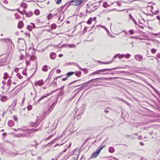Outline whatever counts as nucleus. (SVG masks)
<instances>
[{
	"mask_svg": "<svg viewBox=\"0 0 160 160\" xmlns=\"http://www.w3.org/2000/svg\"><path fill=\"white\" fill-rule=\"evenodd\" d=\"M108 3L107 2H105L103 3V6L105 8H107L108 7Z\"/></svg>",
	"mask_w": 160,
	"mask_h": 160,
	"instance_id": "obj_33",
	"label": "nucleus"
},
{
	"mask_svg": "<svg viewBox=\"0 0 160 160\" xmlns=\"http://www.w3.org/2000/svg\"><path fill=\"white\" fill-rule=\"evenodd\" d=\"M96 17H95L93 18H92V20L95 21L96 20Z\"/></svg>",
	"mask_w": 160,
	"mask_h": 160,
	"instance_id": "obj_62",
	"label": "nucleus"
},
{
	"mask_svg": "<svg viewBox=\"0 0 160 160\" xmlns=\"http://www.w3.org/2000/svg\"><path fill=\"white\" fill-rule=\"evenodd\" d=\"M32 13L31 12L29 13L28 14H27V15H29V17H30V16H32Z\"/></svg>",
	"mask_w": 160,
	"mask_h": 160,
	"instance_id": "obj_58",
	"label": "nucleus"
},
{
	"mask_svg": "<svg viewBox=\"0 0 160 160\" xmlns=\"http://www.w3.org/2000/svg\"><path fill=\"white\" fill-rule=\"evenodd\" d=\"M57 103V102H55L53 103L50 106L49 109H48V111L50 112L53 109V108L55 106L56 103Z\"/></svg>",
	"mask_w": 160,
	"mask_h": 160,
	"instance_id": "obj_9",
	"label": "nucleus"
},
{
	"mask_svg": "<svg viewBox=\"0 0 160 160\" xmlns=\"http://www.w3.org/2000/svg\"><path fill=\"white\" fill-rule=\"evenodd\" d=\"M13 119L16 122L18 121V119L16 116H13Z\"/></svg>",
	"mask_w": 160,
	"mask_h": 160,
	"instance_id": "obj_35",
	"label": "nucleus"
},
{
	"mask_svg": "<svg viewBox=\"0 0 160 160\" xmlns=\"http://www.w3.org/2000/svg\"><path fill=\"white\" fill-rule=\"evenodd\" d=\"M18 130H21L22 131H27L28 129L27 128H18Z\"/></svg>",
	"mask_w": 160,
	"mask_h": 160,
	"instance_id": "obj_36",
	"label": "nucleus"
},
{
	"mask_svg": "<svg viewBox=\"0 0 160 160\" xmlns=\"http://www.w3.org/2000/svg\"><path fill=\"white\" fill-rule=\"evenodd\" d=\"M137 139L139 140L142 139V136L139 135V136H138V138Z\"/></svg>",
	"mask_w": 160,
	"mask_h": 160,
	"instance_id": "obj_51",
	"label": "nucleus"
},
{
	"mask_svg": "<svg viewBox=\"0 0 160 160\" xmlns=\"http://www.w3.org/2000/svg\"><path fill=\"white\" fill-rule=\"evenodd\" d=\"M118 56V58L121 59L123 57H124V54H118L117 55H116L115 56H114V58H116V57H117Z\"/></svg>",
	"mask_w": 160,
	"mask_h": 160,
	"instance_id": "obj_18",
	"label": "nucleus"
},
{
	"mask_svg": "<svg viewBox=\"0 0 160 160\" xmlns=\"http://www.w3.org/2000/svg\"><path fill=\"white\" fill-rule=\"evenodd\" d=\"M56 25L55 24H53L51 25V28L52 29H54L56 28Z\"/></svg>",
	"mask_w": 160,
	"mask_h": 160,
	"instance_id": "obj_38",
	"label": "nucleus"
},
{
	"mask_svg": "<svg viewBox=\"0 0 160 160\" xmlns=\"http://www.w3.org/2000/svg\"><path fill=\"white\" fill-rule=\"evenodd\" d=\"M74 74V72H70L67 73V78H69L73 74Z\"/></svg>",
	"mask_w": 160,
	"mask_h": 160,
	"instance_id": "obj_19",
	"label": "nucleus"
},
{
	"mask_svg": "<svg viewBox=\"0 0 160 160\" xmlns=\"http://www.w3.org/2000/svg\"><path fill=\"white\" fill-rule=\"evenodd\" d=\"M52 93V92H51L49 94H47L46 95H44L42 96L38 100V102L40 101L41 100L43 99L44 98L47 97L49 95H51Z\"/></svg>",
	"mask_w": 160,
	"mask_h": 160,
	"instance_id": "obj_17",
	"label": "nucleus"
},
{
	"mask_svg": "<svg viewBox=\"0 0 160 160\" xmlns=\"http://www.w3.org/2000/svg\"><path fill=\"white\" fill-rule=\"evenodd\" d=\"M50 56V58L52 60L55 59L56 57V53L54 52L51 53Z\"/></svg>",
	"mask_w": 160,
	"mask_h": 160,
	"instance_id": "obj_8",
	"label": "nucleus"
},
{
	"mask_svg": "<svg viewBox=\"0 0 160 160\" xmlns=\"http://www.w3.org/2000/svg\"><path fill=\"white\" fill-rule=\"evenodd\" d=\"M75 75L78 77H80L81 75L82 72L81 71H76L74 72Z\"/></svg>",
	"mask_w": 160,
	"mask_h": 160,
	"instance_id": "obj_16",
	"label": "nucleus"
},
{
	"mask_svg": "<svg viewBox=\"0 0 160 160\" xmlns=\"http://www.w3.org/2000/svg\"><path fill=\"white\" fill-rule=\"evenodd\" d=\"M23 23L22 21H20L18 25V27L20 29H21L23 27Z\"/></svg>",
	"mask_w": 160,
	"mask_h": 160,
	"instance_id": "obj_15",
	"label": "nucleus"
},
{
	"mask_svg": "<svg viewBox=\"0 0 160 160\" xmlns=\"http://www.w3.org/2000/svg\"><path fill=\"white\" fill-rule=\"evenodd\" d=\"M8 124L9 127H11L14 125V122L12 120H10L8 122Z\"/></svg>",
	"mask_w": 160,
	"mask_h": 160,
	"instance_id": "obj_10",
	"label": "nucleus"
},
{
	"mask_svg": "<svg viewBox=\"0 0 160 160\" xmlns=\"http://www.w3.org/2000/svg\"><path fill=\"white\" fill-rule=\"evenodd\" d=\"M78 80H76L73 81L72 82L70 83L69 84V85H70L75 83V82H77V81H78Z\"/></svg>",
	"mask_w": 160,
	"mask_h": 160,
	"instance_id": "obj_40",
	"label": "nucleus"
},
{
	"mask_svg": "<svg viewBox=\"0 0 160 160\" xmlns=\"http://www.w3.org/2000/svg\"><path fill=\"white\" fill-rule=\"evenodd\" d=\"M108 151L109 152L111 153L115 151L114 148L112 147H110L108 149Z\"/></svg>",
	"mask_w": 160,
	"mask_h": 160,
	"instance_id": "obj_21",
	"label": "nucleus"
},
{
	"mask_svg": "<svg viewBox=\"0 0 160 160\" xmlns=\"http://www.w3.org/2000/svg\"><path fill=\"white\" fill-rule=\"evenodd\" d=\"M12 83V82H11V81L10 79H9L8 82H7V86H10L11 84Z\"/></svg>",
	"mask_w": 160,
	"mask_h": 160,
	"instance_id": "obj_26",
	"label": "nucleus"
},
{
	"mask_svg": "<svg viewBox=\"0 0 160 160\" xmlns=\"http://www.w3.org/2000/svg\"><path fill=\"white\" fill-rule=\"evenodd\" d=\"M87 29V27H85L84 28L83 30V33H85L86 32Z\"/></svg>",
	"mask_w": 160,
	"mask_h": 160,
	"instance_id": "obj_50",
	"label": "nucleus"
},
{
	"mask_svg": "<svg viewBox=\"0 0 160 160\" xmlns=\"http://www.w3.org/2000/svg\"><path fill=\"white\" fill-rule=\"evenodd\" d=\"M48 66L46 65H45L42 68V70L43 71L47 72L48 71Z\"/></svg>",
	"mask_w": 160,
	"mask_h": 160,
	"instance_id": "obj_20",
	"label": "nucleus"
},
{
	"mask_svg": "<svg viewBox=\"0 0 160 160\" xmlns=\"http://www.w3.org/2000/svg\"><path fill=\"white\" fill-rule=\"evenodd\" d=\"M83 0H72L70 3L76 6H82L83 5Z\"/></svg>",
	"mask_w": 160,
	"mask_h": 160,
	"instance_id": "obj_1",
	"label": "nucleus"
},
{
	"mask_svg": "<svg viewBox=\"0 0 160 160\" xmlns=\"http://www.w3.org/2000/svg\"><path fill=\"white\" fill-rule=\"evenodd\" d=\"M105 147V146H103L100 147L96 152H94L91 156V158H94L97 157L99 154L101 150Z\"/></svg>",
	"mask_w": 160,
	"mask_h": 160,
	"instance_id": "obj_3",
	"label": "nucleus"
},
{
	"mask_svg": "<svg viewBox=\"0 0 160 160\" xmlns=\"http://www.w3.org/2000/svg\"><path fill=\"white\" fill-rule=\"evenodd\" d=\"M101 27H102V28H104V29H105L106 30V31L108 33L109 32V31L108 30V29L105 26H102Z\"/></svg>",
	"mask_w": 160,
	"mask_h": 160,
	"instance_id": "obj_42",
	"label": "nucleus"
},
{
	"mask_svg": "<svg viewBox=\"0 0 160 160\" xmlns=\"http://www.w3.org/2000/svg\"><path fill=\"white\" fill-rule=\"evenodd\" d=\"M70 155L69 153H68L64 157V159L67 160L68 158L70 156Z\"/></svg>",
	"mask_w": 160,
	"mask_h": 160,
	"instance_id": "obj_24",
	"label": "nucleus"
},
{
	"mask_svg": "<svg viewBox=\"0 0 160 160\" xmlns=\"http://www.w3.org/2000/svg\"><path fill=\"white\" fill-rule=\"evenodd\" d=\"M14 71L16 72H17L19 71V68H18L16 67L14 69Z\"/></svg>",
	"mask_w": 160,
	"mask_h": 160,
	"instance_id": "obj_46",
	"label": "nucleus"
},
{
	"mask_svg": "<svg viewBox=\"0 0 160 160\" xmlns=\"http://www.w3.org/2000/svg\"><path fill=\"white\" fill-rule=\"evenodd\" d=\"M112 62H109L108 61H107L106 62H101L102 64H108Z\"/></svg>",
	"mask_w": 160,
	"mask_h": 160,
	"instance_id": "obj_44",
	"label": "nucleus"
},
{
	"mask_svg": "<svg viewBox=\"0 0 160 160\" xmlns=\"http://www.w3.org/2000/svg\"><path fill=\"white\" fill-rule=\"evenodd\" d=\"M156 51V50L154 48H153L151 49V52L153 53H155Z\"/></svg>",
	"mask_w": 160,
	"mask_h": 160,
	"instance_id": "obj_41",
	"label": "nucleus"
},
{
	"mask_svg": "<svg viewBox=\"0 0 160 160\" xmlns=\"http://www.w3.org/2000/svg\"><path fill=\"white\" fill-rule=\"evenodd\" d=\"M107 78H94L92 79L91 80H90L89 81H88V82L85 83H84V85H86L92 82H94L95 80H107Z\"/></svg>",
	"mask_w": 160,
	"mask_h": 160,
	"instance_id": "obj_5",
	"label": "nucleus"
},
{
	"mask_svg": "<svg viewBox=\"0 0 160 160\" xmlns=\"http://www.w3.org/2000/svg\"><path fill=\"white\" fill-rule=\"evenodd\" d=\"M117 4V5L118 6H121V2H116Z\"/></svg>",
	"mask_w": 160,
	"mask_h": 160,
	"instance_id": "obj_48",
	"label": "nucleus"
},
{
	"mask_svg": "<svg viewBox=\"0 0 160 160\" xmlns=\"http://www.w3.org/2000/svg\"><path fill=\"white\" fill-rule=\"evenodd\" d=\"M135 58L138 61H141L142 59V56L140 54L135 55Z\"/></svg>",
	"mask_w": 160,
	"mask_h": 160,
	"instance_id": "obj_7",
	"label": "nucleus"
},
{
	"mask_svg": "<svg viewBox=\"0 0 160 160\" xmlns=\"http://www.w3.org/2000/svg\"><path fill=\"white\" fill-rule=\"evenodd\" d=\"M67 78H67V77H66V78H63V79H62V80L63 81H66V80H67Z\"/></svg>",
	"mask_w": 160,
	"mask_h": 160,
	"instance_id": "obj_60",
	"label": "nucleus"
},
{
	"mask_svg": "<svg viewBox=\"0 0 160 160\" xmlns=\"http://www.w3.org/2000/svg\"><path fill=\"white\" fill-rule=\"evenodd\" d=\"M138 25L140 28H141L142 29L144 28L143 26H141V25L138 24V25Z\"/></svg>",
	"mask_w": 160,
	"mask_h": 160,
	"instance_id": "obj_59",
	"label": "nucleus"
},
{
	"mask_svg": "<svg viewBox=\"0 0 160 160\" xmlns=\"http://www.w3.org/2000/svg\"><path fill=\"white\" fill-rule=\"evenodd\" d=\"M53 87H56L57 86V84H56V82H55V83H54L53 85Z\"/></svg>",
	"mask_w": 160,
	"mask_h": 160,
	"instance_id": "obj_63",
	"label": "nucleus"
},
{
	"mask_svg": "<svg viewBox=\"0 0 160 160\" xmlns=\"http://www.w3.org/2000/svg\"><path fill=\"white\" fill-rule=\"evenodd\" d=\"M27 70L26 69H24L23 70L22 73L23 74L25 75H27V73L26 72Z\"/></svg>",
	"mask_w": 160,
	"mask_h": 160,
	"instance_id": "obj_30",
	"label": "nucleus"
},
{
	"mask_svg": "<svg viewBox=\"0 0 160 160\" xmlns=\"http://www.w3.org/2000/svg\"><path fill=\"white\" fill-rule=\"evenodd\" d=\"M62 0H57V1L56 2V3L59 4L61 3Z\"/></svg>",
	"mask_w": 160,
	"mask_h": 160,
	"instance_id": "obj_45",
	"label": "nucleus"
},
{
	"mask_svg": "<svg viewBox=\"0 0 160 160\" xmlns=\"http://www.w3.org/2000/svg\"><path fill=\"white\" fill-rule=\"evenodd\" d=\"M20 91V90L18 89L17 90V91L13 94V95H12V97H13L15 96V95H16L17 93H18V92Z\"/></svg>",
	"mask_w": 160,
	"mask_h": 160,
	"instance_id": "obj_27",
	"label": "nucleus"
},
{
	"mask_svg": "<svg viewBox=\"0 0 160 160\" xmlns=\"http://www.w3.org/2000/svg\"><path fill=\"white\" fill-rule=\"evenodd\" d=\"M36 22L37 23H39L40 22H41V20L40 19H36Z\"/></svg>",
	"mask_w": 160,
	"mask_h": 160,
	"instance_id": "obj_53",
	"label": "nucleus"
},
{
	"mask_svg": "<svg viewBox=\"0 0 160 160\" xmlns=\"http://www.w3.org/2000/svg\"><path fill=\"white\" fill-rule=\"evenodd\" d=\"M30 24H31V25H32V26H33V28H36V27H35V24H34V23H30Z\"/></svg>",
	"mask_w": 160,
	"mask_h": 160,
	"instance_id": "obj_56",
	"label": "nucleus"
},
{
	"mask_svg": "<svg viewBox=\"0 0 160 160\" xmlns=\"http://www.w3.org/2000/svg\"><path fill=\"white\" fill-rule=\"evenodd\" d=\"M8 73H5L4 74V78H3L4 79H5L6 78H7V77H8Z\"/></svg>",
	"mask_w": 160,
	"mask_h": 160,
	"instance_id": "obj_43",
	"label": "nucleus"
},
{
	"mask_svg": "<svg viewBox=\"0 0 160 160\" xmlns=\"http://www.w3.org/2000/svg\"><path fill=\"white\" fill-rule=\"evenodd\" d=\"M92 21V18H90L87 21V23L88 24H90L91 23Z\"/></svg>",
	"mask_w": 160,
	"mask_h": 160,
	"instance_id": "obj_39",
	"label": "nucleus"
},
{
	"mask_svg": "<svg viewBox=\"0 0 160 160\" xmlns=\"http://www.w3.org/2000/svg\"><path fill=\"white\" fill-rule=\"evenodd\" d=\"M123 102L126 104L128 106H130V103H128L126 101H123Z\"/></svg>",
	"mask_w": 160,
	"mask_h": 160,
	"instance_id": "obj_47",
	"label": "nucleus"
},
{
	"mask_svg": "<svg viewBox=\"0 0 160 160\" xmlns=\"http://www.w3.org/2000/svg\"><path fill=\"white\" fill-rule=\"evenodd\" d=\"M53 17V15L52 14L50 13L48 16V19H51Z\"/></svg>",
	"mask_w": 160,
	"mask_h": 160,
	"instance_id": "obj_28",
	"label": "nucleus"
},
{
	"mask_svg": "<svg viewBox=\"0 0 160 160\" xmlns=\"http://www.w3.org/2000/svg\"><path fill=\"white\" fill-rule=\"evenodd\" d=\"M72 64L76 66H77V67H78L80 70L83 71L84 70V69L81 68L80 67V66L77 63H76L72 62Z\"/></svg>",
	"mask_w": 160,
	"mask_h": 160,
	"instance_id": "obj_12",
	"label": "nucleus"
},
{
	"mask_svg": "<svg viewBox=\"0 0 160 160\" xmlns=\"http://www.w3.org/2000/svg\"><path fill=\"white\" fill-rule=\"evenodd\" d=\"M17 76L18 78H19L21 79L22 78V77L20 74L19 73H17Z\"/></svg>",
	"mask_w": 160,
	"mask_h": 160,
	"instance_id": "obj_29",
	"label": "nucleus"
},
{
	"mask_svg": "<svg viewBox=\"0 0 160 160\" xmlns=\"http://www.w3.org/2000/svg\"><path fill=\"white\" fill-rule=\"evenodd\" d=\"M83 85L81 87L79 88H78V92H79L81 89H82L83 88V87L85 85H84V83L83 84Z\"/></svg>",
	"mask_w": 160,
	"mask_h": 160,
	"instance_id": "obj_37",
	"label": "nucleus"
},
{
	"mask_svg": "<svg viewBox=\"0 0 160 160\" xmlns=\"http://www.w3.org/2000/svg\"><path fill=\"white\" fill-rule=\"evenodd\" d=\"M34 13L36 15H38L40 13V11L38 9H36L34 11Z\"/></svg>",
	"mask_w": 160,
	"mask_h": 160,
	"instance_id": "obj_23",
	"label": "nucleus"
},
{
	"mask_svg": "<svg viewBox=\"0 0 160 160\" xmlns=\"http://www.w3.org/2000/svg\"><path fill=\"white\" fill-rule=\"evenodd\" d=\"M108 108H107L105 110V112L106 113H108L109 112V111L108 110Z\"/></svg>",
	"mask_w": 160,
	"mask_h": 160,
	"instance_id": "obj_55",
	"label": "nucleus"
},
{
	"mask_svg": "<svg viewBox=\"0 0 160 160\" xmlns=\"http://www.w3.org/2000/svg\"><path fill=\"white\" fill-rule=\"evenodd\" d=\"M32 108V106L31 105H29L27 106V109H28V110L29 111L30 110H31Z\"/></svg>",
	"mask_w": 160,
	"mask_h": 160,
	"instance_id": "obj_34",
	"label": "nucleus"
},
{
	"mask_svg": "<svg viewBox=\"0 0 160 160\" xmlns=\"http://www.w3.org/2000/svg\"><path fill=\"white\" fill-rule=\"evenodd\" d=\"M89 8H90L89 10H88V9L86 10V12L87 13H91L94 11L98 8V6L92 4Z\"/></svg>",
	"mask_w": 160,
	"mask_h": 160,
	"instance_id": "obj_2",
	"label": "nucleus"
},
{
	"mask_svg": "<svg viewBox=\"0 0 160 160\" xmlns=\"http://www.w3.org/2000/svg\"><path fill=\"white\" fill-rule=\"evenodd\" d=\"M124 57H126V58H129L130 56L131 55L129 54H127L126 55L124 54Z\"/></svg>",
	"mask_w": 160,
	"mask_h": 160,
	"instance_id": "obj_32",
	"label": "nucleus"
},
{
	"mask_svg": "<svg viewBox=\"0 0 160 160\" xmlns=\"http://www.w3.org/2000/svg\"><path fill=\"white\" fill-rule=\"evenodd\" d=\"M129 32L131 34H133L134 33V31L132 30H129Z\"/></svg>",
	"mask_w": 160,
	"mask_h": 160,
	"instance_id": "obj_49",
	"label": "nucleus"
},
{
	"mask_svg": "<svg viewBox=\"0 0 160 160\" xmlns=\"http://www.w3.org/2000/svg\"><path fill=\"white\" fill-rule=\"evenodd\" d=\"M110 69H110L105 68V69H102L101 70H96L95 72H92V73H91L90 74V75H94L95 74H101V73L100 72H105V71H109Z\"/></svg>",
	"mask_w": 160,
	"mask_h": 160,
	"instance_id": "obj_4",
	"label": "nucleus"
},
{
	"mask_svg": "<svg viewBox=\"0 0 160 160\" xmlns=\"http://www.w3.org/2000/svg\"><path fill=\"white\" fill-rule=\"evenodd\" d=\"M56 72L57 73H59L61 72V70L60 69H58L57 70Z\"/></svg>",
	"mask_w": 160,
	"mask_h": 160,
	"instance_id": "obj_54",
	"label": "nucleus"
},
{
	"mask_svg": "<svg viewBox=\"0 0 160 160\" xmlns=\"http://www.w3.org/2000/svg\"><path fill=\"white\" fill-rule=\"evenodd\" d=\"M129 18L131 19L132 21L136 25H138V23L135 21V20L134 19V18H132L131 14H129Z\"/></svg>",
	"mask_w": 160,
	"mask_h": 160,
	"instance_id": "obj_14",
	"label": "nucleus"
},
{
	"mask_svg": "<svg viewBox=\"0 0 160 160\" xmlns=\"http://www.w3.org/2000/svg\"><path fill=\"white\" fill-rule=\"evenodd\" d=\"M3 2L4 3L6 4H8V2L7 0H4Z\"/></svg>",
	"mask_w": 160,
	"mask_h": 160,
	"instance_id": "obj_52",
	"label": "nucleus"
},
{
	"mask_svg": "<svg viewBox=\"0 0 160 160\" xmlns=\"http://www.w3.org/2000/svg\"><path fill=\"white\" fill-rule=\"evenodd\" d=\"M8 99L7 97L5 96H0V100L2 102H5Z\"/></svg>",
	"mask_w": 160,
	"mask_h": 160,
	"instance_id": "obj_11",
	"label": "nucleus"
},
{
	"mask_svg": "<svg viewBox=\"0 0 160 160\" xmlns=\"http://www.w3.org/2000/svg\"><path fill=\"white\" fill-rule=\"evenodd\" d=\"M62 152H61L60 153H59L58 155V157L56 159V160H57V158L59 157L62 154Z\"/></svg>",
	"mask_w": 160,
	"mask_h": 160,
	"instance_id": "obj_57",
	"label": "nucleus"
},
{
	"mask_svg": "<svg viewBox=\"0 0 160 160\" xmlns=\"http://www.w3.org/2000/svg\"><path fill=\"white\" fill-rule=\"evenodd\" d=\"M7 134V133L6 132H4V133H2V135L3 136H6Z\"/></svg>",
	"mask_w": 160,
	"mask_h": 160,
	"instance_id": "obj_64",
	"label": "nucleus"
},
{
	"mask_svg": "<svg viewBox=\"0 0 160 160\" xmlns=\"http://www.w3.org/2000/svg\"><path fill=\"white\" fill-rule=\"evenodd\" d=\"M27 28L30 31L33 28L30 25L28 26L27 27Z\"/></svg>",
	"mask_w": 160,
	"mask_h": 160,
	"instance_id": "obj_31",
	"label": "nucleus"
},
{
	"mask_svg": "<svg viewBox=\"0 0 160 160\" xmlns=\"http://www.w3.org/2000/svg\"><path fill=\"white\" fill-rule=\"evenodd\" d=\"M45 82L42 79L38 81H36L35 82V85L36 86H42L44 83Z\"/></svg>",
	"mask_w": 160,
	"mask_h": 160,
	"instance_id": "obj_6",
	"label": "nucleus"
},
{
	"mask_svg": "<svg viewBox=\"0 0 160 160\" xmlns=\"http://www.w3.org/2000/svg\"><path fill=\"white\" fill-rule=\"evenodd\" d=\"M65 46L66 47H69L71 48H74L75 47V45L73 44H62V47H63Z\"/></svg>",
	"mask_w": 160,
	"mask_h": 160,
	"instance_id": "obj_13",
	"label": "nucleus"
},
{
	"mask_svg": "<svg viewBox=\"0 0 160 160\" xmlns=\"http://www.w3.org/2000/svg\"><path fill=\"white\" fill-rule=\"evenodd\" d=\"M67 7H66V8H67L68 6H69V4H67V3H66L64 5L62 6L61 7V9H62L63 8H65L66 7V6H67Z\"/></svg>",
	"mask_w": 160,
	"mask_h": 160,
	"instance_id": "obj_25",
	"label": "nucleus"
},
{
	"mask_svg": "<svg viewBox=\"0 0 160 160\" xmlns=\"http://www.w3.org/2000/svg\"><path fill=\"white\" fill-rule=\"evenodd\" d=\"M17 137H28L26 135L24 134H18L17 135Z\"/></svg>",
	"mask_w": 160,
	"mask_h": 160,
	"instance_id": "obj_22",
	"label": "nucleus"
},
{
	"mask_svg": "<svg viewBox=\"0 0 160 160\" xmlns=\"http://www.w3.org/2000/svg\"><path fill=\"white\" fill-rule=\"evenodd\" d=\"M157 18L159 20H160V17L159 15L157 16Z\"/></svg>",
	"mask_w": 160,
	"mask_h": 160,
	"instance_id": "obj_61",
	"label": "nucleus"
}]
</instances>
